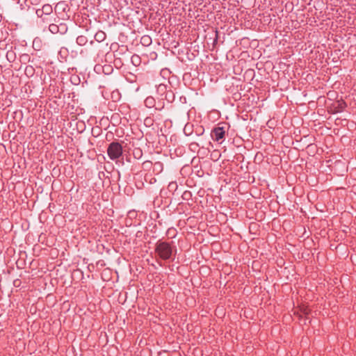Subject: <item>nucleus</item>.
<instances>
[{"instance_id": "obj_24", "label": "nucleus", "mask_w": 356, "mask_h": 356, "mask_svg": "<svg viewBox=\"0 0 356 356\" xmlns=\"http://www.w3.org/2000/svg\"><path fill=\"white\" fill-rule=\"evenodd\" d=\"M35 13L38 17H42L44 13L42 12V8L37 9Z\"/></svg>"}, {"instance_id": "obj_9", "label": "nucleus", "mask_w": 356, "mask_h": 356, "mask_svg": "<svg viewBox=\"0 0 356 356\" xmlns=\"http://www.w3.org/2000/svg\"><path fill=\"white\" fill-rule=\"evenodd\" d=\"M168 89L167 86L165 84H159L156 88V92L161 97L163 96L165 93H167Z\"/></svg>"}, {"instance_id": "obj_21", "label": "nucleus", "mask_w": 356, "mask_h": 356, "mask_svg": "<svg viewBox=\"0 0 356 356\" xmlns=\"http://www.w3.org/2000/svg\"><path fill=\"white\" fill-rule=\"evenodd\" d=\"M204 129L202 127H198L195 129V134L197 136H202L204 134Z\"/></svg>"}, {"instance_id": "obj_2", "label": "nucleus", "mask_w": 356, "mask_h": 356, "mask_svg": "<svg viewBox=\"0 0 356 356\" xmlns=\"http://www.w3.org/2000/svg\"><path fill=\"white\" fill-rule=\"evenodd\" d=\"M123 153L122 145L118 141H113L108 145L107 154L110 159L115 161L119 159Z\"/></svg>"}, {"instance_id": "obj_4", "label": "nucleus", "mask_w": 356, "mask_h": 356, "mask_svg": "<svg viewBox=\"0 0 356 356\" xmlns=\"http://www.w3.org/2000/svg\"><path fill=\"white\" fill-rule=\"evenodd\" d=\"M161 99H165L168 103L172 102L175 99V94L171 90H168L167 93L163 95Z\"/></svg>"}, {"instance_id": "obj_6", "label": "nucleus", "mask_w": 356, "mask_h": 356, "mask_svg": "<svg viewBox=\"0 0 356 356\" xmlns=\"http://www.w3.org/2000/svg\"><path fill=\"white\" fill-rule=\"evenodd\" d=\"M145 105L147 108H155L156 106V101L155 99L152 97H147L145 100Z\"/></svg>"}, {"instance_id": "obj_5", "label": "nucleus", "mask_w": 356, "mask_h": 356, "mask_svg": "<svg viewBox=\"0 0 356 356\" xmlns=\"http://www.w3.org/2000/svg\"><path fill=\"white\" fill-rule=\"evenodd\" d=\"M337 105L334 108V113H340L342 112L344 108L347 106L346 103L343 100L338 101Z\"/></svg>"}, {"instance_id": "obj_7", "label": "nucleus", "mask_w": 356, "mask_h": 356, "mask_svg": "<svg viewBox=\"0 0 356 356\" xmlns=\"http://www.w3.org/2000/svg\"><path fill=\"white\" fill-rule=\"evenodd\" d=\"M163 165L160 161H156L153 165V172L155 174H159L163 171Z\"/></svg>"}, {"instance_id": "obj_8", "label": "nucleus", "mask_w": 356, "mask_h": 356, "mask_svg": "<svg viewBox=\"0 0 356 356\" xmlns=\"http://www.w3.org/2000/svg\"><path fill=\"white\" fill-rule=\"evenodd\" d=\"M106 33L102 31H97L95 35V39L98 42H103L106 39Z\"/></svg>"}, {"instance_id": "obj_1", "label": "nucleus", "mask_w": 356, "mask_h": 356, "mask_svg": "<svg viewBox=\"0 0 356 356\" xmlns=\"http://www.w3.org/2000/svg\"><path fill=\"white\" fill-rule=\"evenodd\" d=\"M174 248L171 244L166 241H159L155 245V252L163 260L172 259Z\"/></svg>"}, {"instance_id": "obj_15", "label": "nucleus", "mask_w": 356, "mask_h": 356, "mask_svg": "<svg viewBox=\"0 0 356 356\" xmlns=\"http://www.w3.org/2000/svg\"><path fill=\"white\" fill-rule=\"evenodd\" d=\"M141 43L144 46H149L152 43V39L148 35H144L141 38Z\"/></svg>"}, {"instance_id": "obj_23", "label": "nucleus", "mask_w": 356, "mask_h": 356, "mask_svg": "<svg viewBox=\"0 0 356 356\" xmlns=\"http://www.w3.org/2000/svg\"><path fill=\"white\" fill-rule=\"evenodd\" d=\"M143 165L144 168H150L152 165V163L149 161H146L143 162Z\"/></svg>"}, {"instance_id": "obj_25", "label": "nucleus", "mask_w": 356, "mask_h": 356, "mask_svg": "<svg viewBox=\"0 0 356 356\" xmlns=\"http://www.w3.org/2000/svg\"><path fill=\"white\" fill-rule=\"evenodd\" d=\"M135 59H136V60H139V58H138V56H133L131 57V60H132V63H134V60H135Z\"/></svg>"}, {"instance_id": "obj_29", "label": "nucleus", "mask_w": 356, "mask_h": 356, "mask_svg": "<svg viewBox=\"0 0 356 356\" xmlns=\"http://www.w3.org/2000/svg\"><path fill=\"white\" fill-rule=\"evenodd\" d=\"M9 54H9V52H8V53H7V54H6V57H7L8 58Z\"/></svg>"}, {"instance_id": "obj_27", "label": "nucleus", "mask_w": 356, "mask_h": 356, "mask_svg": "<svg viewBox=\"0 0 356 356\" xmlns=\"http://www.w3.org/2000/svg\"><path fill=\"white\" fill-rule=\"evenodd\" d=\"M172 232H175V230L174 229H168V234H172Z\"/></svg>"}, {"instance_id": "obj_16", "label": "nucleus", "mask_w": 356, "mask_h": 356, "mask_svg": "<svg viewBox=\"0 0 356 356\" xmlns=\"http://www.w3.org/2000/svg\"><path fill=\"white\" fill-rule=\"evenodd\" d=\"M58 27L59 29L58 33L60 34H65L67 31V26L65 23H60L58 24Z\"/></svg>"}, {"instance_id": "obj_22", "label": "nucleus", "mask_w": 356, "mask_h": 356, "mask_svg": "<svg viewBox=\"0 0 356 356\" xmlns=\"http://www.w3.org/2000/svg\"><path fill=\"white\" fill-rule=\"evenodd\" d=\"M164 108V102H159L158 104H156L155 109L158 111H161Z\"/></svg>"}, {"instance_id": "obj_19", "label": "nucleus", "mask_w": 356, "mask_h": 356, "mask_svg": "<svg viewBox=\"0 0 356 356\" xmlns=\"http://www.w3.org/2000/svg\"><path fill=\"white\" fill-rule=\"evenodd\" d=\"M49 30L51 33H52L53 34H56V33H58V24H51L49 26Z\"/></svg>"}, {"instance_id": "obj_12", "label": "nucleus", "mask_w": 356, "mask_h": 356, "mask_svg": "<svg viewBox=\"0 0 356 356\" xmlns=\"http://www.w3.org/2000/svg\"><path fill=\"white\" fill-rule=\"evenodd\" d=\"M178 185L176 181H171L169 183L168 186V190L169 192L172 193V194L175 193V192L177 190Z\"/></svg>"}, {"instance_id": "obj_10", "label": "nucleus", "mask_w": 356, "mask_h": 356, "mask_svg": "<svg viewBox=\"0 0 356 356\" xmlns=\"http://www.w3.org/2000/svg\"><path fill=\"white\" fill-rule=\"evenodd\" d=\"M24 73L27 76L31 77L35 74V69L32 65H27L25 67Z\"/></svg>"}, {"instance_id": "obj_18", "label": "nucleus", "mask_w": 356, "mask_h": 356, "mask_svg": "<svg viewBox=\"0 0 356 356\" xmlns=\"http://www.w3.org/2000/svg\"><path fill=\"white\" fill-rule=\"evenodd\" d=\"M133 155L135 159H139L143 156L142 149L140 148H136L133 151Z\"/></svg>"}, {"instance_id": "obj_11", "label": "nucleus", "mask_w": 356, "mask_h": 356, "mask_svg": "<svg viewBox=\"0 0 356 356\" xmlns=\"http://www.w3.org/2000/svg\"><path fill=\"white\" fill-rule=\"evenodd\" d=\"M193 124H191L190 123H187L184 126V133L186 136H191L193 134Z\"/></svg>"}, {"instance_id": "obj_3", "label": "nucleus", "mask_w": 356, "mask_h": 356, "mask_svg": "<svg viewBox=\"0 0 356 356\" xmlns=\"http://www.w3.org/2000/svg\"><path fill=\"white\" fill-rule=\"evenodd\" d=\"M211 136L213 140L220 141L223 139L225 136V130L223 127H215L211 133Z\"/></svg>"}, {"instance_id": "obj_26", "label": "nucleus", "mask_w": 356, "mask_h": 356, "mask_svg": "<svg viewBox=\"0 0 356 356\" xmlns=\"http://www.w3.org/2000/svg\"><path fill=\"white\" fill-rule=\"evenodd\" d=\"M65 6L66 5L63 2H59L57 3L56 8L59 7V6Z\"/></svg>"}, {"instance_id": "obj_20", "label": "nucleus", "mask_w": 356, "mask_h": 356, "mask_svg": "<svg viewBox=\"0 0 356 356\" xmlns=\"http://www.w3.org/2000/svg\"><path fill=\"white\" fill-rule=\"evenodd\" d=\"M200 145L197 143L193 142L189 144V148L193 152H195L199 148Z\"/></svg>"}, {"instance_id": "obj_17", "label": "nucleus", "mask_w": 356, "mask_h": 356, "mask_svg": "<svg viewBox=\"0 0 356 356\" xmlns=\"http://www.w3.org/2000/svg\"><path fill=\"white\" fill-rule=\"evenodd\" d=\"M181 198L183 200L188 201L192 198V193L190 191H185L182 195Z\"/></svg>"}, {"instance_id": "obj_28", "label": "nucleus", "mask_w": 356, "mask_h": 356, "mask_svg": "<svg viewBox=\"0 0 356 356\" xmlns=\"http://www.w3.org/2000/svg\"><path fill=\"white\" fill-rule=\"evenodd\" d=\"M172 232H175V230L174 229H168V234H172Z\"/></svg>"}, {"instance_id": "obj_13", "label": "nucleus", "mask_w": 356, "mask_h": 356, "mask_svg": "<svg viewBox=\"0 0 356 356\" xmlns=\"http://www.w3.org/2000/svg\"><path fill=\"white\" fill-rule=\"evenodd\" d=\"M42 12L44 13V15H50L53 12L52 6L50 4H44L42 8Z\"/></svg>"}, {"instance_id": "obj_14", "label": "nucleus", "mask_w": 356, "mask_h": 356, "mask_svg": "<svg viewBox=\"0 0 356 356\" xmlns=\"http://www.w3.org/2000/svg\"><path fill=\"white\" fill-rule=\"evenodd\" d=\"M88 42V38L85 35H79L76 38V43L80 46L85 45Z\"/></svg>"}]
</instances>
